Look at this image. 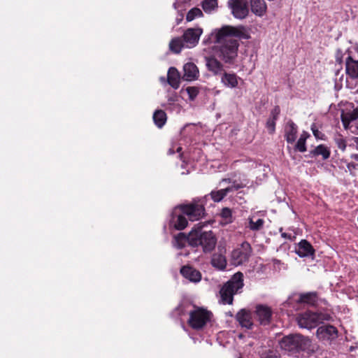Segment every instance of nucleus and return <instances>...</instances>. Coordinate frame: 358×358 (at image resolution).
<instances>
[{
	"label": "nucleus",
	"mask_w": 358,
	"mask_h": 358,
	"mask_svg": "<svg viewBox=\"0 0 358 358\" xmlns=\"http://www.w3.org/2000/svg\"><path fill=\"white\" fill-rule=\"evenodd\" d=\"M243 26L233 27L224 25L215 29L208 37L203 41L204 45L215 43L213 48L216 57L227 64H233L238 55L239 43L234 37L248 38Z\"/></svg>",
	"instance_id": "f257e3e1"
},
{
	"label": "nucleus",
	"mask_w": 358,
	"mask_h": 358,
	"mask_svg": "<svg viewBox=\"0 0 358 358\" xmlns=\"http://www.w3.org/2000/svg\"><path fill=\"white\" fill-rule=\"evenodd\" d=\"M203 226L199 223L188 234L180 232V249L187 243L193 248L201 246L206 254L211 253L215 250L217 237L212 231H202Z\"/></svg>",
	"instance_id": "f03ea898"
},
{
	"label": "nucleus",
	"mask_w": 358,
	"mask_h": 358,
	"mask_svg": "<svg viewBox=\"0 0 358 358\" xmlns=\"http://www.w3.org/2000/svg\"><path fill=\"white\" fill-rule=\"evenodd\" d=\"M180 213L187 217L180 215V231L188 225V220L198 221L206 215L204 204L201 199H194L188 203L180 204Z\"/></svg>",
	"instance_id": "7ed1b4c3"
},
{
	"label": "nucleus",
	"mask_w": 358,
	"mask_h": 358,
	"mask_svg": "<svg viewBox=\"0 0 358 358\" xmlns=\"http://www.w3.org/2000/svg\"><path fill=\"white\" fill-rule=\"evenodd\" d=\"M243 285V274L241 272L234 274L220 289V294L222 302L232 304L234 295L241 293Z\"/></svg>",
	"instance_id": "20e7f679"
},
{
	"label": "nucleus",
	"mask_w": 358,
	"mask_h": 358,
	"mask_svg": "<svg viewBox=\"0 0 358 358\" xmlns=\"http://www.w3.org/2000/svg\"><path fill=\"white\" fill-rule=\"evenodd\" d=\"M281 348L292 353L309 350L311 340L301 334H290L284 336L280 342Z\"/></svg>",
	"instance_id": "39448f33"
},
{
	"label": "nucleus",
	"mask_w": 358,
	"mask_h": 358,
	"mask_svg": "<svg viewBox=\"0 0 358 358\" xmlns=\"http://www.w3.org/2000/svg\"><path fill=\"white\" fill-rule=\"evenodd\" d=\"M331 319L330 315L327 313L306 311L299 314L296 321L301 328L313 329L324 321H329Z\"/></svg>",
	"instance_id": "423d86ee"
},
{
	"label": "nucleus",
	"mask_w": 358,
	"mask_h": 358,
	"mask_svg": "<svg viewBox=\"0 0 358 358\" xmlns=\"http://www.w3.org/2000/svg\"><path fill=\"white\" fill-rule=\"evenodd\" d=\"M212 316L211 312L199 308L190 313L188 322L192 328L199 330L210 321Z\"/></svg>",
	"instance_id": "0eeeda50"
},
{
	"label": "nucleus",
	"mask_w": 358,
	"mask_h": 358,
	"mask_svg": "<svg viewBox=\"0 0 358 358\" xmlns=\"http://www.w3.org/2000/svg\"><path fill=\"white\" fill-rule=\"evenodd\" d=\"M202 34L203 29L200 27L187 29L182 34V39L180 38V50L184 47L187 48L195 47Z\"/></svg>",
	"instance_id": "6e6552de"
},
{
	"label": "nucleus",
	"mask_w": 358,
	"mask_h": 358,
	"mask_svg": "<svg viewBox=\"0 0 358 358\" xmlns=\"http://www.w3.org/2000/svg\"><path fill=\"white\" fill-rule=\"evenodd\" d=\"M252 253V248L249 243L243 242L240 248L234 250L231 252V259L234 264L240 265L248 261Z\"/></svg>",
	"instance_id": "1a4fd4ad"
},
{
	"label": "nucleus",
	"mask_w": 358,
	"mask_h": 358,
	"mask_svg": "<svg viewBox=\"0 0 358 358\" xmlns=\"http://www.w3.org/2000/svg\"><path fill=\"white\" fill-rule=\"evenodd\" d=\"M228 3L236 18L242 20L248 16L249 9L247 0H229Z\"/></svg>",
	"instance_id": "9d476101"
},
{
	"label": "nucleus",
	"mask_w": 358,
	"mask_h": 358,
	"mask_svg": "<svg viewBox=\"0 0 358 358\" xmlns=\"http://www.w3.org/2000/svg\"><path fill=\"white\" fill-rule=\"evenodd\" d=\"M316 336L321 341H331L338 337V330L331 324L322 325L317 329Z\"/></svg>",
	"instance_id": "9b49d317"
},
{
	"label": "nucleus",
	"mask_w": 358,
	"mask_h": 358,
	"mask_svg": "<svg viewBox=\"0 0 358 358\" xmlns=\"http://www.w3.org/2000/svg\"><path fill=\"white\" fill-rule=\"evenodd\" d=\"M180 274L191 282L197 283L201 281L202 275L201 272L190 265L183 266L180 268Z\"/></svg>",
	"instance_id": "f8f14e48"
},
{
	"label": "nucleus",
	"mask_w": 358,
	"mask_h": 358,
	"mask_svg": "<svg viewBox=\"0 0 358 358\" xmlns=\"http://www.w3.org/2000/svg\"><path fill=\"white\" fill-rule=\"evenodd\" d=\"M255 313L260 324L265 326L271 322L272 311L269 307L258 305Z\"/></svg>",
	"instance_id": "ddd939ff"
},
{
	"label": "nucleus",
	"mask_w": 358,
	"mask_h": 358,
	"mask_svg": "<svg viewBox=\"0 0 358 358\" xmlns=\"http://www.w3.org/2000/svg\"><path fill=\"white\" fill-rule=\"evenodd\" d=\"M215 56L205 57L206 66L208 70L214 75H222L224 71L223 64Z\"/></svg>",
	"instance_id": "4468645a"
},
{
	"label": "nucleus",
	"mask_w": 358,
	"mask_h": 358,
	"mask_svg": "<svg viewBox=\"0 0 358 358\" xmlns=\"http://www.w3.org/2000/svg\"><path fill=\"white\" fill-rule=\"evenodd\" d=\"M160 80L162 84L167 83L173 89H178L179 87V71L176 68L171 67L167 73V78L161 77Z\"/></svg>",
	"instance_id": "2eb2a0df"
},
{
	"label": "nucleus",
	"mask_w": 358,
	"mask_h": 358,
	"mask_svg": "<svg viewBox=\"0 0 358 358\" xmlns=\"http://www.w3.org/2000/svg\"><path fill=\"white\" fill-rule=\"evenodd\" d=\"M319 296L316 292L300 293L298 294L297 299H295L298 303L307 304L311 306H315L317 304Z\"/></svg>",
	"instance_id": "dca6fc26"
},
{
	"label": "nucleus",
	"mask_w": 358,
	"mask_h": 358,
	"mask_svg": "<svg viewBox=\"0 0 358 358\" xmlns=\"http://www.w3.org/2000/svg\"><path fill=\"white\" fill-rule=\"evenodd\" d=\"M225 250L218 247V252L214 253L212 256L210 263L212 266L219 270H224L227 266V259L224 255Z\"/></svg>",
	"instance_id": "f3484780"
},
{
	"label": "nucleus",
	"mask_w": 358,
	"mask_h": 358,
	"mask_svg": "<svg viewBox=\"0 0 358 358\" xmlns=\"http://www.w3.org/2000/svg\"><path fill=\"white\" fill-rule=\"evenodd\" d=\"M297 132V126L289 120L285 127V138L288 143H293L296 141Z\"/></svg>",
	"instance_id": "a211bd4d"
},
{
	"label": "nucleus",
	"mask_w": 358,
	"mask_h": 358,
	"mask_svg": "<svg viewBox=\"0 0 358 358\" xmlns=\"http://www.w3.org/2000/svg\"><path fill=\"white\" fill-rule=\"evenodd\" d=\"M184 75L183 79L191 81L196 80L199 76V69L197 66L192 62L187 63L183 66Z\"/></svg>",
	"instance_id": "6ab92c4d"
},
{
	"label": "nucleus",
	"mask_w": 358,
	"mask_h": 358,
	"mask_svg": "<svg viewBox=\"0 0 358 358\" xmlns=\"http://www.w3.org/2000/svg\"><path fill=\"white\" fill-rule=\"evenodd\" d=\"M314 252L315 250L313 246L306 240H301L298 245V248L296 249V253L300 257L313 255Z\"/></svg>",
	"instance_id": "aec40b11"
},
{
	"label": "nucleus",
	"mask_w": 358,
	"mask_h": 358,
	"mask_svg": "<svg viewBox=\"0 0 358 358\" xmlns=\"http://www.w3.org/2000/svg\"><path fill=\"white\" fill-rule=\"evenodd\" d=\"M346 73L352 78H358V61L354 60L352 57L348 56L345 62Z\"/></svg>",
	"instance_id": "412c9836"
},
{
	"label": "nucleus",
	"mask_w": 358,
	"mask_h": 358,
	"mask_svg": "<svg viewBox=\"0 0 358 358\" xmlns=\"http://www.w3.org/2000/svg\"><path fill=\"white\" fill-rule=\"evenodd\" d=\"M236 318L242 327L248 329H252L253 324L250 320V313L245 309H241L240 311H238L236 315Z\"/></svg>",
	"instance_id": "4be33fe9"
},
{
	"label": "nucleus",
	"mask_w": 358,
	"mask_h": 358,
	"mask_svg": "<svg viewBox=\"0 0 358 358\" xmlns=\"http://www.w3.org/2000/svg\"><path fill=\"white\" fill-rule=\"evenodd\" d=\"M330 154L329 149L324 145L321 144L310 150L308 156L313 157L322 155V159L326 160L330 157Z\"/></svg>",
	"instance_id": "5701e85b"
},
{
	"label": "nucleus",
	"mask_w": 358,
	"mask_h": 358,
	"mask_svg": "<svg viewBox=\"0 0 358 358\" xmlns=\"http://www.w3.org/2000/svg\"><path fill=\"white\" fill-rule=\"evenodd\" d=\"M251 10L258 16H262L266 10V5L264 0H251Z\"/></svg>",
	"instance_id": "b1692460"
},
{
	"label": "nucleus",
	"mask_w": 358,
	"mask_h": 358,
	"mask_svg": "<svg viewBox=\"0 0 358 358\" xmlns=\"http://www.w3.org/2000/svg\"><path fill=\"white\" fill-rule=\"evenodd\" d=\"M222 83L227 87L234 88L238 85V77L235 73L224 72L221 78Z\"/></svg>",
	"instance_id": "393cba45"
},
{
	"label": "nucleus",
	"mask_w": 358,
	"mask_h": 358,
	"mask_svg": "<svg viewBox=\"0 0 358 358\" xmlns=\"http://www.w3.org/2000/svg\"><path fill=\"white\" fill-rule=\"evenodd\" d=\"M152 117L155 124L159 128H162L166 122V114L162 110H157Z\"/></svg>",
	"instance_id": "a878e982"
},
{
	"label": "nucleus",
	"mask_w": 358,
	"mask_h": 358,
	"mask_svg": "<svg viewBox=\"0 0 358 358\" xmlns=\"http://www.w3.org/2000/svg\"><path fill=\"white\" fill-rule=\"evenodd\" d=\"M309 136L310 134L308 132L303 131L295 145V150L301 152H305L306 150V141Z\"/></svg>",
	"instance_id": "bb28decb"
},
{
	"label": "nucleus",
	"mask_w": 358,
	"mask_h": 358,
	"mask_svg": "<svg viewBox=\"0 0 358 358\" xmlns=\"http://www.w3.org/2000/svg\"><path fill=\"white\" fill-rule=\"evenodd\" d=\"M201 7L205 13H210L217 8V0H203Z\"/></svg>",
	"instance_id": "cd10ccee"
},
{
	"label": "nucleus",
	"mask_w": 358,
	"mask_h": 358,
	"mask_svg": "<svg viewBox=\"0 0 358 358\" xmlns=\"http://www.w3.org/2000/svg\"><path fill=\"white\" fill-rule=\"evenodd\" d=\"M178 206H176L171 214V218L169 221V228L171 230L173 229L179 230V214L178 213Z\"/></svg>",
	"instance_id": "c85d7f7f"
},
{
	"label": "nucleus",
	"mask_w": 358,
	"mask_h": 358,
	"mask_svg": "<svg viewBox=\"0 0 358 358\" xmlns=\"http://www.w3.org/2000/svg\"><path fill=\"white\" fill-rule=\"evenodd\" d=\"M227 189L225 188L217 191H212L210 195L211 196V199L215 202H219L222 201L223 198L227 196Z\"/></svg>",
	"instance_id": "c756f323"
},
{
	"label": "nucleus",
	"mask_w": 358,
	"mask_h": 358,
	"mask_svg": "<svg viewBox=\"0 0 358 358\" xmlns=\"http://www.w3.org/2000/svg\"><path fill=\"white\" fill-rule=\"evenodd\" d=\"M203 13L199 8H193L190 9L186 15V20L191 22L194 20L196 17H203Z\"/></svg>",
	"instance_id": "7c9ffc66"
},
{
	"label": "nucleus",
	"mask_w": 358,
	"mask_h": 358,
	"mask_svg": "<svg viewBox=\"0 0 358 358\" xmlns=\"http://www.w3.org/2000/svg\"><path fill=\"white\" fill-rule=\"evenodd\" d=\"M221 217L225 220L227 223H230L232 222V215H231V210L229 208H223L221 213Z\"/></svg>",
	"instance_id": "2f4dec72"
},
{
	"label": "nucleus",
	"mask_w": 358,
	"mask_h": 358,
	"mask_svg": "<svg viewBox=\"0 0 358 358\" xmlns=\"http://www.w3.org/2000/svg\"><path fill=\"white\" fill-rule=\"evenodd\" d=\"M358 118V106L353 110V111L349 114V119L347 120L345 117H342V122L345 126L347 127V124L349 123L350 121L355 120Z\"/></svg>",
	"instance_id": "473e14b6"
},
{
	"label": "nucleus",
	"mask_w": 358,
	"mask_h": 358,
	"mask_svg": "<svg viewBox=\"0 0 358 358\" xmlns=\"http://www.w3.org/2000/svg\"><path fill=\"white\" fill-rule=\"evenodd\" d=\"M169 49L171 52L179 53V37H176L169 43Z\"/></svg>",
	"instance_id": "72a5a7b5"
},
{
	"label": "nucleus",
	"mask_w": 358,
	"mask_h": 358,
	"mask_svg": "<svg viewBox=\"0 0 358 358\" xmlns=\"http://www.w3.org/2000/svg\"><path fill=\"white\" fill-rule=\"evenodd\" d=\"M263 224L264 220L262 219H258L256 222H253L252 220H250V228L254 231L259 230Z\"/></svg>",
	"instance_id": "f704fd0d"
},
{
	"label": "nucleus",
	"mask_w": 358,
	"mask_h": 358,
	"mask_svg": "<svg viewBox=\"0 0 358 358\" xmlns=\"http://www.w3.org/2000/svg\"><path fill=\"white\" fill-rule=\"evenodd\" d=\"M185 92L189 96L190 100H194L199 93V90L196 87H187Z\"/></svg>",
	"instance_id": "c9c22d12"
},
{
	"label": "nucleus",
	"mask_w": 358,
	"mask_h": 358,
	"mask_svg": "<svg viewBox=\"0 0 358 358\" xmlns=\"http://www.w3.org/2000/svg\"><path fill=\"white\" fill-rule=\"evenodd\" d=\"M311 130L313 131V134L314 136L317 139H321V140H324V139L325 135L318 130V129L317 128V127H316L315 123H313L311 125Z\"/></svg>",
	"instance_id": "e433bc0d"
},
{
	"label": "nucleus",
	"mask_w": 358,
	"mask_h": 358,
	"mask_svg": "<svg viewBox=\"0 0 358 358\" xmlns=\"http://www.w3.org/2000/svg\"><path fill=\"white\" fill-rule=\"evenodd\" d=\"M176 152H179V144L178 143V140L173 141L171 143V148L169 149L167 152V155H172L175 154Z\"/></svg>",
	"instance_id": "4c0bfd02"
},
{
	"label": "nucleus",
	"mask_w": 358,
	"mask_h": 358,
	"mask_svg": "<svg viewBox=\"0 0 358 358\" xmlns=\"http://www.w3.org/2000/svg\"><path fill=\"white\" fill-rule=\"evenodd\" d=\"M275 121L276 120L269 118L266 122V127L268 128L270 134H273L275 131Z\"/></svg>",
	"instance_id": "58836bf2"
},
{
	"label": "nucleus",
	"mask_w": 358,
	"mask_h": 358,
	"mask_svg": "<svg viewBox=\"0 0 358 358\" xmlns=\"http://www.w3.org/2000/svg\"><path fill=\"white\" fill-rule=\"evenodd\" d=\"M335 142L338 148L342 150H345L346 148L345 141L341 136L335 138Z\"/></svg>",
	"instance_id": "ea45409f"
},
{
	"label": "nucleus",
	"mask_w": 358,
	"mask_h": 358,
	"mask_svg": "<svg viewBox=\"0 0 358 358\" xmlns=\"http://www.w3.org/2000/svg\"><path fill=\"white\" fill-rule=\"evenodd\" d=\"M280 113V108L278 106H275L271 112V117L274 120H277Z\"/></svg>",
	"instance_id": "a19ab883"
},
{
	"label": "nucleus",
	"mask_w": 358,
	"mask_h": 358,
	"mask_svg": "<svg viewBox=\"0 0 358 358\" xmlns=\"http://www.w3.org/2000/svg\"><path fill=\"white\" fill-rule=\"evenodd\" d=\"M243 187L244 185L243 184L234 182V184L231 186L228 187L226 189H227V192L229 193L232 191L238 190L239 189H241Z\"/></svg>",
	"instance_id": "79ce46f5"
},
{
	"label": "nucleus",
	"mask_w": 358,
	"mask_h": 358,
	"mask_svg": "<svg viewBox=\"0 0 358 358\" xmlns=\"http://www.w3.org/2000/svg\"><path fill=\"white\" fill-rule=\"evenodd\" d=\"M343 52L341 50L338 49L336 53V61L338 64H341L343 62Z\"/></svg>",
	"instance_id": "37998d69"
},
{
	"label": "nucleus",
	"mask_w": 358,
	"mask_h": 358,
	"mask_svg": "<svg viewBox=\"0 0 358 358\" xmlns=\"http://www.w3.org/2000/svg\"><path fill=\"white\" fill-rule=\"evenodd\" d=\"M347 167L348 170L350 171V173L352 174L353 170H357L358 169V164L350 162L347 164Z\"/></svg>",
	"instance_id": "c03bdc74"
},
{
	"label": "nucleus",
	"mask_w": 358,
	"mask_h": 358,
	"mask_svg": "<svg viewBox=\"0 0 358 358\" xmlns=\"http://www.w3.org/2000/svg\"><path fill=\"white\" fill-rule=\"evenodd\" d=\"M173 245L176 248H179V234H173Z\"/></svg>",
	"instance_id": "a18cd8bd"
},
{
	"label": "nucleus",
	"mask_w": 358,
	"mask_h": 358,
	"mask_svg": "<svg viewBox=\"0 0 358 358\" xmlns=\"http://www.w3.org/2000/svg\"><path fill=\"white\" fill-rule=\"evenodd\" d=\"M177 100H178V96H175L173 97H169V99H168V101H169L170 104H173Z\"/></svg>",
	"instance_id": "49530a36"
},
{
	"label": "nucleus",
	"mask_w": 358,
	"mask_h": 358,
	"mask_svg": "<svg viewBox=\"0 0 358 358\" xmlns=\"http://www.w3.org/2000/svg\"><path fill=\"white\" fill-rule=\"evenodd\" d=\"M351 158L355 159L356 161H358V154H353L351 155Z\"/></svg>",
	"instance_id": "de8ad7c7"
},
{
	"label": "nucleus",
	"mask_w": 358,
	"mask_h": 358,
	"mask_svg": "<svg viewBox=\"0 0 358 358\" xmlns=\"http://www.w3.org/2000/svg\"><path fill=\"white\" fill-rule=\"evenodd\" d=\"M281 236L283 237V238H290V235H288L286 233H282Z\"/></svg>",
	"instance_id": "09e8293b"
},
{
	"label": "nucleus",
	"mask_w": 358,
	"mask_h": 358,
	"mask_svg": "<svg viewBox=\"0 0 358 358\" xmlns=\"http://www.w3.org/2000/svg\"><path fill=\"white\" fill-rule=\"evenodd\" d=\"M262 358H275V357L273 355H266L265 357H263Z\"/></svg>",
	"instance_id": "8fccbe9b"
},
{
	"label": "nucleus",
	"mask_w": 358,
	"mask_h": 358,
	"mask_svg": "<svg viewBox=\"0 0 358 358\" xmlns=\"http://www.w3.org/2000/svg\"><path fill=\"white\" fill-rule=\"evenodd\" d=\"M354 141L357 144V145H358V137H355Z\"/></svg>",
	"instance_id": "3c124183"
},
{
	"label": "nucleus",
	"mask_w": 358,
	"mask_h": 358,
	"mask_svg": "<svg viewBox=\"0 0 358 358\" xmlns=\"http://www.w3.org/2000/svg\"><path fill=\"white\" fill-rule=\"evenodd\" d=\"M177 1H176L174 3H173V6L176 8V5H177Z\"/></svg>",
	"instance_id": "603ef678"
},
{
	"label": "nucleus",
	"mask_w": 358,
	"mask_h": 358,
	"mask_svg": "<svg viewBox=\"0 0 358 358\" xmlns=\"http://www.w3.org/2000/svg\"><path fill=\"white\" fill-rule=\"evenodd\" d=\"M357 129H358V125H357Z\"/></svg>",
	"instance_id": "864d4df0"
}]
</instances>
